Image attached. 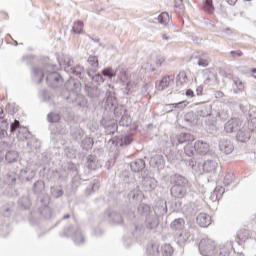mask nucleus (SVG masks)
<instances>
[{"label":"nucleus","instance_id":"1","mask_svg":"<svg viewBox=\"0 0 256 256\" xmlns=\"http://www.w3.org/2000/svg\"><path fill=\"white\" fill-rule=\"evenodd\" d=\"M66 90L70 93L64 96V99L68 103H73L74 107H85L87 105V100L83 96L79 95L81 91V82L73 77L67 80L65 83Z\"/></svg>","mask_w":256,"mask_h":256},{"label":"nucleus","instance_id":"2","mask_svg":"<svg viewBox=\"0 0 256 256\" xmlns=\"http://www.w3.org/2000/svg\"><path fill=\"white\" fill-rule=\"evenodd\" d=\"M35 175H37L35 171L27 169H22L19 175H17V173L10 172L6 174L4 183H6V185H17V179L22 183H27L32 181V179H35Z\"/></svg>","mask_w":256,"mask_h":256},{"label":"nucleus","instance_id":"3","mask_svg":"<svg viewBox=\"0 0 256 256\" xmlns=\"http://www.w3.org/2000/svg\"><path fill=\"white\" fill-rule=\"evenodd\" d=\"M60 67H63L66 73L70 75H76L80 79H83V75H85V71L83 66H73V59L69 56H64L63 58H58Z\"/></svg>","mask_w":256,"mask_h":256},{"label":"nucleus","instance_id":"4","mask_svg":"<svg viewBox=\"0 0 256 256\" xmlns=\"http://www.w3.org/2000/svg\"><path fill=\"white\" fill-rule=\"evenodd\" d=\"M64 237H71L75 245H83L86 241L85 234L79 226H66L64 228Z\"/></svg>","mask_w":256,"mask_h":256},{"label":"nucleus","instance_id":"5","mask_svg":"<svg viewBox=\"0 0 256 256\" xmlns=\"http://www.w3.org/2000/svg\"><path fill=\"white\" fill-rule=\"evenodd\" d=\"M199 252L203 256H217V243L211 238H202L199 243Z\"/></svg>","mask_w":256,"mask_h":256},{"label":"nucleus","instance_id":"6","mask_svg":"<svg viewBox=\"0 0 256 256\" xmlns=\"http://www.w3.org/2000/svg\"><path fill=\"white\" fill-rule=\"evenodd\" d=\"M49 203H51V197L49 194H41L37 198L38 210L44 219H51V209L49 208Z\"/></svg>","mask_w":256,"mask_h":256},{"label":"nucleus","instance_id":"7","mask_svg":"<svg viewBox=\"0 0 256 256\" xmlns=\"http://www.w3.org/2000/svg\"><path fill=\"white\" fill-rule=\"evenodd\" d=\"M46 82L48 87L59 89V87H62L63 83H65V79H63L61 73L53 71L47 73Z\"/></svg>","mask_w":256,"mask_h":256},{"label":"nucleus","instance_id":"8","mask_svg":"<svg viewBox=\"0 0 256 256\" xmlns=\"http://www.w3.org/2000/svg\"><path fill=\"white\" fill-rule=\"evenodd\" d=\"M173 147H179V145H189L195 141V136L191 133H180L178 136H172L170 139Z\"/></svg>","mask_w":256,"mask_h":256},{"label":"nucleus","instance_id":"9","mask_svg":"<svg viewBox=\"0 0 256 256\" xmlns=\"http://www.w3.org/2000/svg\"><path fill=\"white\" fill-rule=\"evenodd\" d=\"M103 217L104 221H108L111 225H123L124 223L123 216L117 211L107 210Z\"/></svg>","mask_w":256,"mask_h":256},{"label":"nucleus","instance_id":"10","mask_svg":"<svg viewBox=\"0 0 256 256\" xmlns=\"http://www.w3.org/2000/svg\"><path fill=\"white\" fill-rule=\"evenodd\" d=\"M170 183L172 187H187L189 180L180 174H173L170 176Z\"/></svg>","mask_w":256,"mask_h":256},{"label":"nucleus","instance_id":"11","mask_svg":"<svg viewBox=\"0 0 256 256\" xmlns=\"http://www.w3.org/2000/svg\"><path fill=\"white\" fill-rule=\"evenodd\" d=\"M153 213L157 217H163V215H167V201L159 199L156 202Z\"/></svg>","mask_w":256,"mask_h":256},{"label":"nucleus","instance_id":"12","mask_svg":"<svg viewBox=\"0 0 256 256\" xmlns=\"http://www.w3.org/2000/svg\"><path fill=\"white\" fill-rule=\"evenodd\" d=\"M251 237H253V232H251V230L240 229L236 234V243H238V245H241V243L249 241Z\"/></svg>","mask_w":256,"mask_h":256},{"label":"nucleus","instance_id":"13","mask_svg":"<svg viewBox=\"0 0 256 256\" xmlns=\"http://www.w3.org/2000/svg\"><path fill=\"white\" fill-rule=\"evenodd\" d=\"M146 228L150 231H155L159 227V216L154 213L148 215L145 220Z\"/></svg>","mask_w":256,"mask_h":256},{"label":"nucleus","instance_id":"14","mask_svg":"<svg viewBox=\"0 0 256 256\" xmlns=\"http://www.w3.org/2000/svg\"><path fill=\"white\" fill-rule=\"evenodd\" d=\"M170 194L174 199H183L187 196V186H172Z\"/></svg>","mask_w":256,"mask_h":256},{"label":"nucleus","instance_id":"15","mask_svg":"<svg viewBox=\"0 0 256 256\" xmlns=\"http://www.w3.org/2000/svg\"><path fill=\"white\" fill-rule=\"evenodd\" d=\"M241 126V122L237 118H232L227 121L224 126L226 133H235V131H239Z\"/></svg>","mask_w":256,"mask_h":256},{"label":"nucleus","instance_id":"16","mask_svg":"<svg viewBox=\"0 0 256 256\" xmlns=\"http://www.w3.org/2000/svg\"><path fill=\"white\" fill-rule=\"evenodd\" d=\"M144 191H153L157 189V180L151 176L144 177L142 181Z\"/></svg>","mask_w":256,"mask_h":256},{"label":"nucleus","instance_id":"17","mask_svg":"<svg viewBox=\"0 0 256 256\" xmlns=\"http://www.w3.org/2000/svg\"><path fill=\"white\" fill-rule=\"evenodd\" d=\"M219 149L222 151V153H225V155H231V153H233V149H235V146H233L231 140L222 139L219 142Z\"/></svg>","mask_w":256,"mask_h":256},{"label":"nucleus","instance_id":"18","mask_svg":"<svg viewBox=\"0 0 256 256\" xmlns=\"http://www.w3.org/2000/svg\"><path fill=\"white\" fill-rule=\"evenodd\" d=\"M217 167L218 164L215 160H206L203 163V171L209 175H215V173H217Z\"/></svg>","mask_w":256,"mask_h":256},{"label":"nucleus","instance_id":"19","mask_svg":"<svg viewBox=\"0 0 256 256\" xmlns=\"http://www.w3.org/2000/svg\"><path fill=\"white\" fill-rule=\"evenodd\" d=\"M47 67H49V65H46L44 68H32V77L34 81H37L38 83H43V79L45 77V69H47Z\"/></svg>","mask_w":256,"mask_h":256},{"label":"nucleus","instance_id":"20","mask_svg":"<svg viewBox=\"0 0 256 256\" xmlns=\"http://www.w3.org/2000/svg\"><path fill=\"white\" fill-rule=\"evenodd\" d=\"M231 251H233V242H227L217 247L216 256H229L231 255Z\"/></svg>","mask_w":256,"mask_h":256},{"label":"nucleus","instance_id":"21","mask_svg":"<svg viewBox=\"0 0 256 256\" xmlns=\"http://www.w3.org/2000/svg\"><path fill=\"white\" fill-rule=\"evenodd\" d=\"M194 149L199 155H207L209 153V143L198 140L194 144Z\"/></svg>","mask_w":256,"mask_h":256},{"label":"nucleus","instance_id":"22","mask_svg":"<svg viewBox=\"0 0 256 256\" xmlns=\"http://www.w3.org/2000/svg\"><path fill=\"white\" fill-rule=\"evenodd\" d=\"M85 91L90 99H97L101 95V90L93 84H86Z\"/></svg>","mask_w":256,"mask_h":256},{"label":"nucleus","instance_id":"23","mask_svg":"<svg viewBox=\"0 0 256 256\" xmlns=\"http://www.w3.org/2000/svg\"><path fill=\"white\" fill-rule=\"evenodd\" d=\"M88 63V75L91 76V73H96L97 69H99V58L97 56H90L87 60Z\"/></svg>","mask_w":256,"mask_h":256},{"label":"nucleus","instance_id":"24","mask_svg":"<svg viewBox=\"0 0 256 256\" xmlns=\"http://www.w3.org/2000/svg\"><path fill=\"white\" fill-rule=\"evenodd\" d=\"M196 223L199 227H209L211 225V216L206 213H200L196 218Z\"/></svg>","mask_w":256,"mask_h":256},{"label":"nucleus","instance_id":"25","mask_svg":"<svg viewBox=\"0 0 256 256\" xmlns=\"http://www.w3.org/2000/svg\"><path fill=\"white\" fill-rule=\"evenodd\" d=\"M154 19L160 23V25H164L165 27H169L173 21L171 20V17H169V13L162 12L158 16H155Z\"/></svg>","mask_w":256,"mask_h":256},{"label":"nucleus","instance_id":"26","mask_svg":"<svg viewBox=\"0 0 256 256\" xmlns=\"http://www.w3.org/2000/svg\"><path fill=\"white\" fill-rule=\"evenodd\" d=\"M52 133L54 135H67L69 130L67 129V125L63 122H58L54 128H52Z\"/></svg>","mask_w":256,"mask_h":256},{"label":"nucleus","instance_id":"27","mask_svg":"<svg viewBox=\"0 0 256 256\" xmlns=\"http://www.w3.org/2000/svg\"><path fill=\"white\" fill-rule=\"evenodd\" d=\"M130 167L134 173H141V171L145 169V160L137 159L134 162H131Z\"/></svg>","mask_w":256,"mask_h":256},{"label":"nucleus","instance_id":"28","mask_svg":"<svg viewBox=\"0 0 256 256\" xmlns=\"http://www.w3.org/2000/svg\"><path fill=\"white\" fill-rule=\"evenodd\" d=\"M9 121L7 119H0V139H5L9 137Z\"/></svg>","mask_w":256,"mask_h":256},{"label":"nucleus","instance_id":"29","mask_svg":"<svg viewBox=\"0 0 256 256\" xmlns=\"http://www.w3.org/2000/svg\"><path fill=\"white\" fill-rule=\"evenodd\" d=\"M7 163H17L19 161V152L17 150H8L5 154Z\"/></svg>","mask_w":256,"mask_h":256},{"label":"nucleus","instance_id":"30","mask_svg":"<svg viewBox=\"0 0 256 256\" xmlns=\"http://www.w3.org/2000/svg\"><path fill=\"white\" fill-rule=\"evenodd\" d=\"M43 191H45V181L40 179L34 182L32 186V192L34 193V195H41Z\"/></svg>","mask_w":256,"mask_h":256},{"label":"nucleus","instance_id":"31","mask_svg":"<svg viewBox=\"0 0 256 256\" xmlns=\"http://www.w3.org/2000/svg\"><path fill=\"white\" fill-rule=\"evenodd\" d=\"M223 193H225V188L223 186H216L213 193L210 196V199L215 202L219 201L223 197Z\"/></svg>","mask_w":256,"mask_h":256},{"label":"nucleus","instance_id":"32","mask_svg":"<svg viewBox=\"0 0 256 256\" xmlns=\"http://www.w3.org/2000/svg\"><path fill=\"white\" fill-rule=\"evenodd\" d=\"M150 165H152V167H158V169L159 167H163V165H165V159H163V155L156 154L151 157Z\"/></svg>","mask_w":256,"mask_h":256},{"label":"nucleus","instance_id":"33","mask_svg":"<svg viewBox=\"0 0 256 256\" xmlns=\"http://www.w3.org/2000/svg\"><path fill=\"white\" fill-rule=\"evenodd\" d=\"M145 233V229L143 228L142 224H132L131 226V234L132 237H135L138 239V237H141Z\"/></svg>","mask_w":256,"mask_h":256},{"label":"nucleus","instance_id":"34","mask_svg":"<svg viewBox=\"0 0 256 256\" xmlns=\"http://www.w3.org/2000/svg\"><path fill=\"white\" fill-rule=\"evenodd\" d=\"M197 114L200 117H209L211 116V105L203 104L197 108Z\"/></svg>","mask_w":256,"mask_h":256},{"label":"nucleus","instance_id":"35","mask_svg":"<svg viewBox=\"0 0 256 256\" xmlns=\"http://www.w3.org/2000/svg\"><path fill=\"white\" fill-rule=\"evenodd\" d=\"M137 211L140 215H143L146 218L147 216L153 214V210H151V206L145 203L139 204Z\"/></svg>","mask_w":256,"mask_h":256},{"label":"nucleus","instance_id":"36","mask_svg":"<svg viewBox=\"0 0 256 256\" xmlns=\"http://www.w3.org/2000/svg\"><path fill=\"white\" fill-rule=\"evenodd\" d=\"M189 83V78L187 77V73L185 71L179 72L177 75L176 85L177 87H183Z\"/></svg>","mask_w":256,"mask_h":256},{"label":"nucleus","instance_id":"37","mask_svg":"<svg viewBox=\"0 0 256 256\" xmlns=\"http://www.w3.org/2000/svg\"><path fill=\"white\" fill-rule=\"evenodd\" d=\"M146 253L147 256H161V251H159V245L157 244L148 245Z\"/></svg>","mask_w":256,"mask_h":256},{"label":"nucleus","instance_id":"38","mask_svg":"<svg viewBox=\"0 0 256 256\" xmlns=\"http://www.w3.org/2000/svg\"><path fill=\"white\" fill-rule=\"evenodd\" d=\"M133 143L132 135H124L118 138V144L120 147H127Z\"/></svg>","mask_w":256,"mask_h":256},{"label":"nucleus","instance_id":"39","mask_svg":"<svg viewBox=\"0 0 256 256\" xmlns=\"http://www.w3.org/2000/svg\"><path fill=\"white\" fill-rule=\"evenodd\" d=\"M173 231H181L185 227V220L183 218H177L170 224Z\"/></svg>","mask_w":256,"mask_h":256},{"label":"nucleus","instance_id":"40","mask_svg":"<svg viewBox=\"0 0 256 256\" xmlns=\"http://www.w3.org/2000/svg\"><path fill=\"white\" fill-rule=\"evenodd\" d=\"M18 205L22 208V209H31V205H32V202H31V198L29 196H24V197H21L19 200H18Z\"/></svg>","mask_w":256,"mask_h":256},{"label":"nucleus","instance_id":"41","mask_svg":"<svg viewBox=\"0 0 256 256\" xmlns=\"http://www.w3.org/2000/svg\"><path fill=\"white\" fill-rule=\"evenodd\" d=\"M176 237L180 243H187L191 238V232H189V230H182L180 233L176 234Z\"/></svg>","mask_w":256,"mask_h":256},{"label":"nucleus","instance_id":"42","mask_svg":"<svg viewBox=\"0 0 256 256\" xmlns=\"http://www.w3.org/2000/svg\"><path fill=\"white\" fill-rule=\"evenodd\" d=\"M173 253H175V250L171 244H164L161 246L160 256H172Z\"/></svg>","mask_w":256,"mask_h":256},{"label":"nucleus","instance_id":"43","mask_svg":"<svg viewBox=\"0 0 256 256\" xmlns=\"http://www.w3.org/2000/svg\"><path fill=\"white\" fill-rule=\"evenodd\" d=\"M171 81H173V77H171V76L163 77L157 86L158 90L163 91V90L167 89V87H169V85H171Z\"/></svg>","mask_w":256,"mask_h":256},{"label":"nucleus","instance_id":"44","mask_svg":"<svg viewBox=\"0 0 256 256\" xmlns=\"http://www.w3.org/2000/svg\"><path fill=\"white\" fill-rule=\"evenodd\" d=\"M115 77H118V79H120V81H122V82L127 81V69H125L124 67L119 66L115 70Z\"/></svg>","mask_w":256,"mask_h":256},{"label":"nucleus","instance_id":"45","mask_svg":"<svg viewBox=\"0 0 256 256\" xmlns=\"http://www.w3.org/2000/svg\"><path fill=\"white\" fill-rule=\"evenodd\" d=\"M0 213L3 215V217H11V213H13V203H8L2 206Z\"/></svg>","mask_w":256,"mask_h":256},{"label":"nucleus","instance_id":"46","mask_svg":"<svg viewBox=\"0 0 256 256\" xmlns=\"http://www.w3.org/2000/svg\"><path fill=\"white\" fill-rule=\"evenodd\" d=\"M30 135L31 133L29 132V129H27V127H20L18 130V134H16L18 139H21L22 141L29 139Z\"/></svg>","mask_w":256,"mask_h":256},{"label":"nucleus","instance_id":"47","mask_svg":"<svg viewBox=\"0 0 256 256\" xmlns=\"http://www.w3.org/2000/svg\"><path fill=\"white\" fill-rule=\"evenodd\" d=\"M83 135H85V132H83L81 128L71 129V137L75 139V141H81V139H83Z\"/></svg>","mask_w":256,"mask_h":256},{"label":"nucleus","instance_id":"48","mask_svg":"<svg viewBox=\"0 0 256 256\" xmlns=\"http://www.w3.org/2000/svg\"><path fill=\"white\" fill-rule=\"evenodd\" d=\"M50 192L52 197H54V199H59V197H63V188L61 186H52L50 188Z\"/></svg>","mask_w":256,"mask_h":256},{"label":"nucleus","instance_id":"49","mask_svg":"<svg viewBox=\"0 0 256 256\" xmlns=\"http://www.w3.org/2000/svg\"><path fill=\"white\" fill-rule=\"evenodd\" d=\"M102 123H103V125L106 129V133L108 135H111V134L115 133V131H117V123H115V121H111L109 123H104L102 121Z\"/></svg>","mask_w":256,"mask_h":256},{"label":"nucleus","instance_id":"50","mask_svg":"<svg viewBox=\"0 0 256 256\" xmlns=\"http://www.w3.org/2000/svg\"><path fill=\"white\" fill-rule=\"evenodd\" d=\"M127 114V108L123 105H118L114 108V115L116 119H121L122 116Z\"/></svg>","mask_w":256,"mask_h":256},{"label":"nucleus","instance_id":"51","mask_svg":"<svg viewBox=\"0 0 256 256\" xmlns=\"http://www.w3.org/2000/svg\"><path fill=\"white\" fill-rule=\"evenodd\" d=\"M93 140L91 137L85 138L81 142V147L84 151H89V149H93Z\"/></svg>","mask_w":256,"mask_h":256},{"label":"nucleus","instance_id":"52","mask_svg":"<svg viewBox=\"0 0 256 256\" xmlns=\"http://www.w3.org/2000/svg\"><path fill=\"white\" fill-rule=\"evenodd\" d=\"M251 135L249 134V131L245 130H239L237 133V139L241 143H245V141H248L250 139Z\"/></svg>","mask_w":256,"mask_h":256},{"label":"nucleus","instance_id":"53","mask_svg":"<svg viewBox=\"0 0 256 256\" xmlns=\"http://www.w3.org/2000/svg\"><path fill=\"white\" fill-rule=\"evenodd\" d=\"M243 89H245L243 81H241L239 78H234L233 92L239 93V91H243Z\"/></svg>","mask_w":256,"mask_h":256},{"label":"nucleus","instance_id":"54","mask_svg":"<svg viewBox=\"0 0 256 256\" xmlns=\"http://www.w3.org/2000/svg\"><path fill=\"white\" fill-rule=\"evenodd\" d=\"M87 167H88V169H91V170L97 169V158H96V156L89 155L87 157Z\"/></svg>","mask_w":256,"mask_h":256},{"label":"nucleus","instance_id":"55","mask_svg":"<svg viewBox=\"0 0 256 256\" xmlns=\"http://www.w3.org/2000/svg\"><path fill=\"white\" fill-rule=\"evenodd\" d=\"M129 125H131V116H129V114L126 113L122 117H120L119 126L129 127Z\"/></svg>","mask_w":256,"mask_h":256},{"label":"nucleus","instance_id":"56","mask_svg":"<svg viewBox=\"0 0 256 256\" xmlns=\"http://www.w3.org/2000/svg\"><path fill=\"white\" fill-rule=\"evenodd\" d=\"M19 129H21V122H19V120H14V122L10 124V133H12V135H17Z\"/></svg>","mask_w":256,"mask_h":256},{"label":"nucleus","instance_id":"57","mask_svg":"<svg viewBox=\"0 0 256 256\" xmlns=\"http://www.w3.org/2000/svg\"><path fill=\"white\" fill-rule=\"evenodd\" d=\"M47 120L49 123H59V121H61V115H59V113L50 112L47 115Z\"/></svg>","mask_w":256,"mask_h":256},{"label":"nucleus","instance_id":"58","mask_svg":"<svg viewBox=\"0 0 256 256\" xmlns=\"http://www.w3.org/2000/svg\"><path fill=\"white\" fill-rule=\"evenodd\" d=\"M139 197H141V191H139L138 189L131 190L128 193L129 201H139Z\"/></svg>","mask_w":256,"mask_h":256},{"label":"nucleus","instance_id":"59","mask_svg":"<svg viewBox=\"0 0 256 256\" xmlns=\"http://www.w3.org/2000/svg\"><path fill=\"white\" fill-rule=\"evenodd\" d=\"M184 153L187 155V157H193L197 151L195 150V146L191 144H186L184 146Z\"/></svg>","mask_w":256,"mask_h":256},{"label":"nucleus","instance_id":"60","mask_svg":"<svg viewBox=\"0 0 256 256\" xmlns=\"http://www.w3.org/2000/svg\"><path fill=\"white\" fill-rule=\"evenodd\" d=\"M235 181V174L233 172H228L224 177V185L229 187V185L233 184Z\"/></svg>","mask_w":256,"mask_h":256},{"label":"nucleus","instance_id":"61","mask_svg":"<svg viewBox=\"0 0 256 256\" xmlns=\"http://www.w3.org/2000/svg\"><path fill=\"white\" fill-rule=\"evenodd\" d=\"M103 77H108V79H113V77H115V70H113V68L108 67V68H104L101 71Z\"/></svg>","mask_w":256,"mask_h":256},{"label":"nucleus","instance_id":"62","mask_svg":"<svg viewBox=\"0 0 256 256\" xmlns=\"http://www.w3.org/2000/svg\"><path fill=\"white\" fill-rule=\"evenodd\" d=\"M174 7L176 9V13L181 15V13H183V9H185V5L183 4V0H174Z\"/></svg>","mask_w":256,"mask_h":256},{"label":"nucleus","instance_id":"63","mask_svg":"<svg viewBox=\"0 0 256 256\" xmlns=\"http://www.w3.org/2000/svg\"><path fill=\"white\" fill-rule=\"evenodd\" d=\"M99 190V184L97 183H92L90 184L86 189H85V193L86 195H93V193H95V191Z\"/></svg>","mask_w":256,"mask_h":256},{"label":"nucleus","instance_id":"64","mask_svg":"<svg viewBox=\"0 0 256 256\" xmlns=\"http://www.w3.org/2000/svg\"><path fill=\"white\" fill-rule=\"evenodd\" d=\"M72 31L73 33H76L77 35H79L83 31V22L81 21L75 22L72 27Z\"/></svg>","mask_w":256,"mask_h":256}]
</instances>
